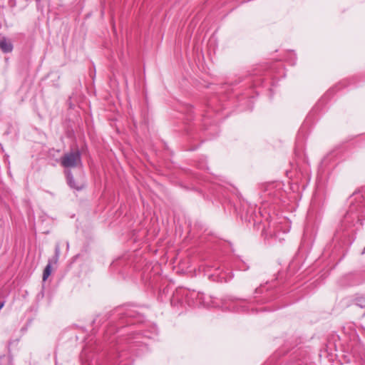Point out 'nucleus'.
<instances>
[{"label": "nucleus", "mask_w": 365, "mask_h": 365, "mask_svg": "<svg viewBox=\"0 0 365 365\" xmlns=\"http://www.w3.org/2000/svg\"><path fill=\"white\" fill-rule=\"evenodd\" d=\"M365 220V197L359 193L350 197L349 206L341 222V229L349 230L356 227V230L363 225Z\"/></svg>", "instance_id": "1"}, {"label": "nucleus", "mask_w": 365, "mask_h": 365, "mask_svg": "<svg viewBox=\"0 0 365 365\" xmlns=\"http://www.w3.org/2000/svg\"><path fill=\"white\" fill-rule=\"evenodd\" d=\"M61 165L66 168H76L78 165H81V153L79 150H72L68 153H66L61 158H60Z\"/></svg>", "instance_id": "2"}, {"label": "nucleus", "mask_w": 365, "mask_h": 365, "mask_svg": "<svg viewBox=\"0 0 365 365\" xmlns=\"http://www.w3.org/2000/svg\"><path fill=\"white\" fill-rule=\"evenodd\" d=\"M186 297L190 306L208 307L210 305L209 302L205 301V295L202 293L190 292L186 294Z\"/></svg>", "instance_id": "3"}, {"label": "nucleus", "mask_w": 365, "mask_h": 365, "mask_svg": "<svg viewBox=\"0 0 365 365\" xmlns=\"http://www.w3.org/2000/svg\"><path fill=\"white\" fill-rule=\"evenodd\" d=\"M122 315L120 317V324L122 326L124 325H130L135 323L133 318L135 317V313L132 310H127L125 313H120Z\"/></svg>", "instance_id": "4"}, {"label": "nucleus", "mask_w": 365, "mask_h": 365, "mask_svg": "<svg viewBox=\"0 0 365 365\" xmlns=\"http://www.w3.org/2000/svg\"><path fill=\"white\" fill-rule=\"evenodd\" d=\"M65 173L66 175L67 183L71 188L75 189L76 190H81L83 189V184H81L75 181L73 174L70 170H66Z\"/></svg>", "instance_id": "5"}, {"label": "nucleus", "mask_w": 365, "mask_h": 365, "mask_svg": "<svg viewBox=\"0 0 365 365\" xmlns=\"http://www.w3.org/2000/svg\"><path fill=\"white\" fill-rule=\"evenodd\" d=\"M0 48L4 53H8L13 51L14 46L9 40L3 38L0 39Z\"/></svg>", "instance_id": "6"}, {"label": "nucleus", "mask_w": 365, "mask_h": 365, "mask_svg": "<svg viewBox=\"0 0 365 365\" xmlns=\"http://www.w3.org/2000/svg\"><path fill=\"white\" fill-rule=\"evenodd\" d=\"M61 255V247L60 244L57 242L55 246V254L54 256L52 257V259H49L48 262H51V265L53 264H57L59 257Z\"/></svg>", "instance_id": "7"}, {"label": "nucleus", "mask_w": 365, "mask_h": 365, "mask_svg": "<svg viewBox=\"0 0 365 365\" xmlns=\"http://www.w3.org/2000/svg\"><path fill=\"white\" fill-rule=\"evenodd\" d=\"M51 273V262H48L43 272V280L46 281Z\"/></svg>", "instance_id": "8"}, {"label": "nucleus", "mask_w": 365, "mask_h": 365, "mask_svg": "<svg viewBox=\"0 0 365 365\" xmlns=\"http://www.w3.org/2000/svg\"><path fill=\"white\" fill-rule=\"evenodd\" d=\"M233 277H234V275H233V274L232 272H230V273L226 274L225 275L220 274L219 276V278H220L219 280L221 282H227L231 280L233 278Z\"/></svg>", "instance_id": "9"}, {"label": "nucleus", "mask_w": 365, "mask_h": 365, "mask_svg": "<svg viewBox=\"0 0 365 365\" xmlns=\"http://www.w3.org/2000/svg\"><path fill=\"white\" fill-rule=\"evenodd\" d=\"M245 302V301H240L239 302L240 304H237V305H235L233 306L232 309L236 311V312H240V311H242V312H245L246 310V307L245 305L244 304Z\"/></svg>", "instance_id": "10"}, {"label": "nucleus", "mask_w": 365, "mask_h": 365, "mask_svg": "<svg viewBox=\"0 0 365 365\" xmlns=\"http://www.w3.org/2000/svg\"><path fill=\"white\" fill-rule=\"evenodd\" d=\"M364 299H365V298H364V297H357V298L356 299V304H357V305H359V306H360L361 307H363L362 304H359V303H360V302H364Z\"/></svg>", "instance_id": "11"}, {"label": "nucleus", "mask_w": 365, "mask_h": 365, "mask_svg": "<svg viewBox=\"0 0 365 365\" xmlns=\"http://www.w3.org/2000/svg\"><path fill=\"white\" fill-rule=\"evenodd\" d=\"M4 306V302H0V310L2 309V307Z\"/></svg>", "instance_id": "12"}, {"label": "nucleus", "mask_w": 365, "mask_h": 365, "mask_svg": "<svg viewBox=\"0 0 365 365\" xmlns=\"http://www.w3.org/2000/svg\"><path fill=\"white\" fill-rule=\"evenodd\" d=\"M259 290H260V289H259V288H257V289H255V292H256V293H258V292H259Z\"/></svg>", "instance_id": "13"}, {"label": "nucleus", "mask_w": 365, "mask_h": 365, "mask_svg": "<svg viewBox=\"0 0 365 365\" xmlns=\"http://www.w3.org/2000/svg\"><path fill=\"white\" fill-rule=\"evenodd\" d=\"M364 254H365V247L364 248V250L361 252V255H364Z\"/></svg>", "instance_id": "14"}, {"label": "nucleus", "mask_w": 365, "mask_h": 365, "mask_svg": "<svg viewBox=\"0 0 365 365\" xmlns=\"http://www.w3.org/2000/svg\"><path fill=\"white\" fill-rule=\"evenodd\" d=\"M36 1H38L39 0H36Z\"/></svg>", "instance_id": "15"}, {"label": "nucleus", "mask_w": 365, "mask_h": 365, "mask_svg": "<svg viewBox=\"0 0 365 365\" xmlns=\"http://www.w3.org/2000/svg\"><path fill=\"white\" fill-rule=\"evenodd\" d=\"M364 302H365V299H364Z\"/></svg>", "instance_id": "16"}, {"label": "nucleus", "mask_w": 365, "mask_h": 365, "mask_svg": "<svg viewBox=\"0 0 365 365\" xmlns=\"http://www.w3.org/2000/svg\"><path fill=\"white\" fill-rule=\"evenodd\" d=\"M26 1H28V0H26Z\"/></svg>", "instance_id": "17"}]
</instances>
